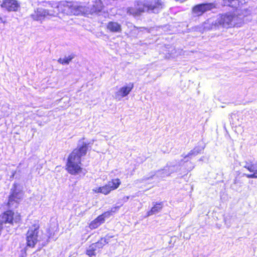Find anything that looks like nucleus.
Masks as SVG:
<instances>
[{
    "mask_svg": "<svg viewBox=\"0 0 257 257\" xmlns=\"http://www.w3.org/2000/svg\"><path fill=\"white\" fill-rule=\"evenodd\" d=\"M89 144L83 143L82 146L74 149L70 154L66 166V169L69 174L73 175L86 174L85 170L81 167V158L86 155Z\"/></svg>",
    "mask_w": 257,
    "mask_h": 257,
    "instance_id": "1",
    "label": "nucleus"
},
{
    "mask_svg": "<svg viewBox=\"0 0 257 257\" xmlns=\"http://www.w3.org/2000/svg\"><path fill=\"white\" fill-rule=\"evenodd\" d=\"M52 8L55 9L54 16L61 12L67 15H83L85 12V7L76 2L62 1L59 3L50 2L48 3Z\"/></svg>",
    "mask_w": 257,
    "mask_h": 257,
    "instance_id": "2",
    "label": "nucleus"
},
{
    "mask_svg": "<svg viewBox=\"0 0 257 257\" xmlns=\"http://www.w3.org/2000/svg\"><path fill=\"white\" fill-rule=\"evenodd\" d=\"M240 21L238 16L229 13L218 15L214 24L215 26L228 28L237 26Z\"/></svg>",
    "mask_w": 257,
    "mask_h": 257,
    "instance_id": "3",
    "label": "nucleus"
},
{
    "mask_svg": "<svg viewBox=\"0 0 257 257\" xmlns=\"http://www.w3.org/2000/svg\"><path fill=\"white\" fill-rule=\"evenodd\" d=\"M39 228V225L38 223H35L29 228L26 237L27 246L34 247L40 240Z\"/></svg>",
    "mask_w": 257,
    "mask_h": 257,
    "instance_id": "4",
    "label": "nucleus"
},
{
    "mask_svg": "<svg viewBox=\"0 0 257 257\" xmlns=\"http://www.w3.org/2000/svg\"><path fill=\"white\" fill-rule=\"evenodd\" d=\"M179 167V166H176L175 165H172L169 167H166L162 170L157 171L155 174L152 175L149 177H145L143 179V181H146L148 180L153 179L154 177H156L158 178L163 179L167 176H169L173 172L177 171Z\"/></svg>",
    "mask_w": 257,
    "mask_h": 257,
    "instance_id": "5",
    "label": "nucleus"
},
{
    "mask_svg": "<svg viewBox=\"0 0 257 257\" xmlns=\"http://www.w3.org/2000/svg\"><path fill=\"white\" fill-rule=\"evenodd\" d=\"M21 3L17 0H3L1 4L2 9L8 12H16L20 9Z\"/></svg>",
    "mask_w": 257,
    "mask_h": 257,
    "instance_id": "6",
    "label": "nucleus"
},
{
    "mask_svg": "<svg viewBox=\"0 0 257 257\" xmlns=\"http://www.w3.org/2000/svg\"><path fill=\"white\" fill-rule=\"evenodd\" d=\"M215 8L213 3H206L196 5L192 8V14L196 16H201L205 12Z\"/></svg>",
    "mask_w": 257,
    "mask_h": 257,
    "instance_id": "7",
    "label": "nucleus"
},
{
    "mask_svg": "<svg viewBox=\"0 0 257 257\" xmlns=\"http://www.w3.org/2000/svg\"><path fill=\"white\" fill-rule=\"evenodd\" d=\"M92 4L89 5L90 8L85 7V12L83 15L89 14L98 13L101 11L103 8V5L100 0H91Z\"/></svg>",
    "mask_w": 257,
    "mask_h": 257,
    "instance_id": "8",
    "label": "nucleus"
},
{
    "mask_svg": "<svg viewBox=\"0 0 257 257\" xmlns=\"http://www.w3.org/2000/svg\"><path fill=\"white\" fill-rule=\"evenodd\" d=\"M54 16V13H51L50 11L39 8L35 10L31 15V17L35 21H42L47 16Z\"/></svg>",
    "mask_w": 257,
    "mask_h": 257,
    "instance_id": "9",
    "label": "nucleus"
},
{
    "mask_svg": "<svg viewBox=\"0 0 257 257\" xmlns=\"http://www.w3.org/2000/svg\"><path fill=\"white\" fill-rule=\"evenodd\" d=\"M134 88V84L129 83L126 85L120 87L114 95V98L118 100H120L123 97L126 96Z\"/></svg>",
    "mask_w": 257,
    "mask_h": 257,
    "instance_id": "10",
    "label": "nucleus"
},
{
    "mask_svg": "<svg viewBox=\"0 0 257 257\" xmlns=\"http://www.w3.org/2000/svg\"><path fill=\"white\" fill-rule=\"evenodd\" d=\"M243 167L252 174H244V176L248 178H257V166L251 162H245Z\"/></svg>",
    "mask_w": 257,
    "mask_h": 257,
    "instance_id": "11",
    "label": "nucleus"
},
{
    "mask_svg": "<svg viewBox=\"0 0 257 257\" xmlns=\"http://www.w3.org/2000/svg\"><path fill=\"white\" fill-rule=\"evenodd\" d=\"M110 216V213L106 212L103 214L98 216L95 219L93 220L89 224V227L91 229L97 228L102 223L104 222L106 217H109Z\"/></svg>",
    "mask_w": 257,
    "mask_h": 257,
    "instance_id": "12",
    "label": "nucleus"
},
{
    "mask_svg": "<svg viewBox=\"0 0 257 257\" xmlns=\"http://www.w3.org/2000/svg\"><path fill=\"white\" fill-rule=\"evenodd\" d=\"M23 193L21 191L17 192L16 189L12 191L11 195L9 197L8 205L13 206L14 203H17L22 198Z\"/></svg>",
    "mask_w": 257,
    "mask_h": 257,
    "instance_id": "13",
    "label": "nucleus"
},
{
    "mask_svg": "<svg viewBox=\"0 0 257 257\" xmlns=\"http://www.w3.org/2000/svg\"><path fill=\"white\" fill-rule=\"evenodd\" d=\"M106 27L107 30L112 33H120L121 32V25L116 22H109Z\"/></svg>",
    "mask_w": 257,
    "mask_h": 257,
    "instance_id": "14",
    "label": "nucleus"
},
{
    "mask_svg": "<svg viewBox=\"0 0 257 257\" xmlns=\"http://www.w3.org/2000/svg\"><path fill=\"white\" fill-rule=\"evenodd\" d=\"M92 191L94 193H101L104 195H107L111 192V190L107 184L102 187H96L92 189Z\"/></svg>",
    "mask_w": 257,
    "mask_h": 257,
    "instance_id": "15",
    "label": "nucleus"
},
{
    "mask_svg": "<svg viewBox=\"0 0 257 257\" xmlns=\"http://www.w3.org/2000/svg\"><path fill=\"white\" fill-rule=\"evenodd\" d=\"M120 184V180L118 178H116L113 179L111 181L108 182L107 185H108L111 191H112L116 189L119 187Z\"/></svg>",
    "mask_w": 257,
    "mask_h": 257,
    "instance_id": "16",
    "label": "nucleus"
},
{
    "mask_svg": "<svg viewBox=\"0 0 257 257\" xmlns=\"http://www.w3.org/2000/svg\"><path fill=\"white\" fill-rule=\"evenodd\" d=\"M162 208V203H156L151 209V210L147 212V216L152 215L159 212Z\"/></svg>",
    "mask_w": 257,
    "mask_h": 257,
    "instance_id": "17",
    "label": "nucleus"
},
{
    "mask_svg": "<svg viewBox=\"0 0 257 257\" xmlns=\"http://www.w3.org/2000/svg\"><path fill=\"white\" fill-rule=\"evenodd\" d=\"M111 237H112L110 236H106L105 237L101 238L100 240L94 244L96 245L97 247L101 248L103 246L109 242V239Z\"/></svg>",
    "mask_w": 257,
    "mask_h": 257,
    "instance_id": "18",
    "label": "nucleus"
},
{
    "mask_svg": "<svg viewBox=\"0 0 257 257\" xmlns=\"http://www.w3.org/2000/svg\"><path fill=\"white\" fill-rule=\"evenodd\" d=\"M96 248L97 246L96 245L92 244L86 250V254L89 255L90 257H93V256H95L96 254Z\"/></svg>",
    "mask_w": 257,
    "mask_h": 257,
    "instance_id": "19",
    "label": "nucleus"
},
{
    "mask_svg": "<svg viewBox=\"0 0 257 257\" xmlns=\"http://www.w3.org/2000/svg\"><path fill=\"white\" fill-rule=\"evenodd\" d=\"M203 150L202 148L196 147L193 150H191L187 155H186L184 158H191L193 156H195L197 155L198 154L200 153V152Z\"/></svg>",
    "mask_w": 257,
    "mask_h": 257,
    "instance_id": "20",
    "label": "nucleus"
},
{
    "mask_svg": "<svg viewBox=\"0 0 257 257\" xmlns=\"http://www.w3.org/2000/svg\"><path fill=\"white\" fill-rule=\"evenodd\" d=\"M73 55H70L68 56L65 57L64 58H59L58 60V62L63 65H67L74 58Z\"/></svg>",
    "mask_w": 257,
    "mask_h": 257,
    "instance_id": "21",
    "label": "nucleus"
},
{
    "mask_svg": "<svg viewBox=\"0 0 257 257\" xmlns=\"http://www.w3.org/2000/svg\"><path fill=\"white\" fill-rule=\"evenodd\" d=\"M239 0H224V4L229 7L236 8L239 5Z\"/></svg>",
    "mask_w": 257,
    "mask_h": 257,
    "instance_id": "22",
    "label": "nucleus"
},
{
    "mask_svg": "<svg viewBox=\"0 0 257 257\" xmlns=\"http://www.w3.org/2000/svg\"><path fill=\"white\" fill-rule=\"evenodd\" d=\"M119 207L118 206H115L111 208L110 212H109L110 213L111 212H115L116 211L118 210Z\"/></svg>",
    "mask_w": 257,
    "mask_h": 257,
    "instance_id": "23",
    "label": "nucleus"
}]
</instances>
